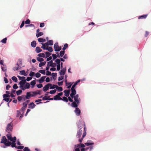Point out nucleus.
Returning <instances> with one entry per match:
<instances>
[{"mask_svg": "<svg viewBox=\"0 0 151 151\" xmlns=\"http://www.w3.org/2000/svg\"><path fill=\"white\" fill-rule=\"evenodd\" d=\"M0 143L4 144V146L3 147L4 148H6V146H9L12 144V142H11L8 141L5 136L2 137Z\"/></svg>", "mask_w": 151, "mask_h": 151, "instance_id": "obj_1", "label": "nucleus"}, {"mask_svg": "<svg viewBox=\"0 0 151 151\" xmlns=\"http://www.w3.org/2000/svg\"><path fill=\"white\" fill-rule=\"evenodd\" d=\"M74 101L71 104V106L73 107H77L78 105L80 103V98H79V95L78 94L76 95L74 98Z\"/></svg>", "mask_w": 151, "mask_h": 151, "instance_id": "obj_2", "label": "nucleus"}, {"mask_svg": "<svg viewBox=\"0 0 151 151\" xmlns=\"http://www.w3.org/2000/svg\"><path fill=\"white\" fill-rule=\"evenodd\" d=\"M13 124L12 122L8 124L6 129V132L10 133L12 132L13 129Z\"/></svg>", "mask_w": 151, "mask_h": 151, "instance_id": "obj_3", "label": "nucleus"}, {"mask_svg": "<svg viewBox=\"0 0 151 151\" xmlns=\"http://www.w3.org/2000/svg\"><path fill=\"white\" fill-rule=\"evenodd\" d=\"M6 136L8 140L12 141L11 142H13L14 141L15 142L16 140V137H12L11 134L10 133H8L6 135Z\"/></svg>", "mask_w": 151, "mask_h": 151, "instance_id": "obj_4", "label": "nucleus"}, {"mask_svg": "<svg viewBox=\"0 0 151 151\" xmlns=\"http://www.w3.org/2000/svg\"><path fill=\"white\" fill-rule=\"evenodd\" d=\"M84 126L85 127L84 128V132L83 134L82 137L81 139H79L78 140L79 142L80 143H81L82 142V140H83V139L85 137L86 134V126L85 124H84Z\"/></svg>", "mask_w": 151, "mask_h": 151, "instance_id": "obj_5", "label": "nucleus"}, {"mask_svg": "<svg viewBox=\"0 0 151 151\" xmlns=\"http://www.w3.org/2000/svg\"><path fill=\"white\" fill-rule=\"evenodd\" d=\"M26 83V80L24 79L21 80L19 83L20 85V88L23 91L24 90V86Z\"/></svg>", "mask_w": 151, "mask_h": 151, "instance_id": "obj_6", "label": "nucleus"}, {"mask_svg": "<svg viewBox=\"0 0 151 151\" xmlns=\"http://www.w3.org/2000/svg\"><path fill=\"white\" fill-rule=\"evenodd\" d=\"M54 47L55 51H59L61 49V47H59L58 43H56L54 45Z\"/></svg>", "mask_w": 151, "mask_h": 151, "instance_id": "obj_7", "label": "nucleus"}, {"mask_svg": "<svg viewBox=\"0 0 151 151\" xmlns=\"http://www.w3.org/2000/svg\"><path fill=\"white\" fill-rule=\"evenodd\" d=\"M10 96L8 94H4L3 95V98H4L3 100H4L5 101L8 102L9 101V98H7L8 97H9Z\"/></svg>", "mask_w": 151, "mask_h": 151, "instance_id": "obj_8", "label": "nucleus"}, {"mask_svg": "<svg viewBox=\"0 0 151 151\" xmlns=\"http://www.w3.org/2000/svg\"><path fill=\"white\" fill-rule=\"evenodd\" d=\"M76 108L75 112L77 116H79L81 114V111L77 107Z\"/></svg>", "mask_w": 151, "mask_h": 151, "instance_id": "obj_9", "label": "nucleus"}, {"mask_svg": "<svg viewBox=\"0 0 151 151\" xmlns=\"http://www.w3.org/2000/svg\"><path fill=\"white\" fill-rule=\"evenodd\" d=\"M82 132V130L81 129H79L77 132L76 137L78 138H80L81 136Z\"/></svg>", "mask_w": 151, "mask_h": 151, "instance_id": "obj_10", "label": "nucleus"}, {"mask_svg": "<svg viewBox=\"0 0 151 151\" xmlns=\"http://www.w3.org/2000/svg\"><path fill=\"white\" fill-rule=\"evenodd\" d=\"M35 105L34 103H31L28 105V108L30 109H33L35 107Z\"/></svg>", "mask_w": 151, "mask_h": 151, "instance_id": "obj_11", "label": "nucleus"}, {"mask_svg": "<svg viewBox=\"0 0 151 151\" xmlns=\"http://www.w3.org/2000/svg\"><path fill=\"white\" fill-rule=\"evenodd\" d=\"M11 146L12 147H15L16 149H19V146H16V142H12V144L11 145Z\"/></svg>", "mask_w": 151, "mask_h": 151, "instance_id": "obj_12", "label": "nucleus"}, {"mask_svg": "<svg viewBox=\"0 0 151 151\" xmlns=\"http://www.w3.org/2000/svg\"><path fill=\"white\" fill-rule=\"evenodd\" d=\"M64 95L66 97H68L70 93V90H66L64 91Z\"/></svg>", "mask_w": 151, "mask_h": 151, "instance_id": "obj_13", "label": "nucleus"}, {"mask_svg": "<svg viewBox=\"0 0 151 151\" xmlns=\"http://www.w3.org/2000/svg\"><path fill=\"white\" fill-rule=\"evenodd\" d=\"M85 147V145L82 143H80V144H77L75 145V147H78L79 149L81 147L84 148Z\"/></svg>", "mask_w": 151, "mask_h": 151, "instance_id": "obj_14", "label": "nucleus"}, {"mask_svg": "<svg viewBox=\"0 0 151 151\" xmlns=\"http://www.w3.org/2000/svg\"><path fill=\"white\" fill-rule=\"evenodd\" d=\"M66 71V68L63 69V70H61L59 72L61 76H64L65 74Z\"/></svg>", "mask_w": 151, "mask_h": 151, "instance_id": "obj_15", "label": "nucleus"}, {"mask_svg": "<svg viewBox=\"0 0 151 151\" xmlns=\"http://www.w3.org/2000/svg\"><path fill=\"white\" fill-rule=\"evenodd\" d=\"M17 65L19 66L20 68H21V66L22 65V60L21 59H19L17 63Z\"/></svg>", "mask_w": 151, "mask_h": 151, "instance_id": "obj_16", "label": "nucleus"}, {"mask_svg": "<svg viewBox=\"0 0 151 151\" xmlns=\"http://www.w3.org/2000/svg\"><path fill=\"white\" fill-rule=\"evenodd\" d=\"M54 99L55 100H61L62 98L58 95H56L54 97Z\"/></svg>", "mask_w": 151, "mask_h": 151, "instance_id": "obj_17", "label": "nucleus"}, {"mask_svg": "<svg viewBox=\"0 0 151 151\" xmlns=\"http://www.w3.org/2000/svg\"><path fill=\"white\" fill-rule=\"evenodd\" d=\"M78 127L79 129H81L83 127V125L81 122H80L78 123Z\"/></svg>", "mask_w": 151, "mask_h": 151, "instance_id": "obj_18", "label": "nucleus"}, {"mask_svg": "<svg viewBox=\"0 0 151 151\" xmlns=\"http://www.w3.org/2000/svg\"><path fill=\"white\" fill-rule=\"evenodd\" d=\"M66 85L67 86V88L68 89L70 88L71 85H72V83L71 82L67 83V80L65 81Z\"/></svg>", "mask_w": 151, "mask_h": 151, "instance_id": "obj_19", "label": "nucleus"}, {"mask_svg": "<svg viewBox=\"0 0 151 151\" xmlns=\"http://www.w3.org/2000/svg\"><path fill=\"white\" fill-rule=\"evenodd\" d=\"M45 78L46 77L45 76L41 77L39 80V81L40 83H43L45 79Z\"/></svg>", "mask_w": 151, "mask_h": 151, "instance_id": "obj_20", "label": "nucleus"}, {"mask_svg": "<svg viewBox=\"0 0 151 151\" xmlns=\"http://www.w3.org/2000/svg\"><path fill=\"white\" fill-rule=\"evenodd\" d=\"M147 14L144 15L139 16L138 17L139 19H145L147 17Z\"/></svg>", "mask_w": 151, "mask_h": 151, "instance_id": "obj_21", "label": "nucleus"}, {"mask_svg": "<svg viewBox=\"0 0 151 151\" xmlns=\"http://www.w3.org/2000/svg\"><path fill=\"white\" fill-rule=\"evenodd\" d=\"M26 96V99H29L30 97L32 96V94L30 93V92H27Z\"/></svg>", "mask_w": 151, "mask_h": 151, "instance_id": "obj_22", "label": "nucleus"}, {"mask_svg": "<svg viewBox=\"0 0 151 151\" xmlns=\"http://www.w3.org/2000/svg\"><path fill=\"white\" fill-rule=\"evenodd\" d=\"M53 63L52 60H51L50 61L47 62V65H49L51 67H55V65H53Z\"/></svg>", "mask_w": 151, "mask_h": 151, "instance_id": "obj_23", "label": "nucleus"}, {"mask_svg": "<svg viewBox=\"0 0 151 151\" xmlns=\"http://www.w3.org/2000/svg\"><path fill=\"white\" fill-rule=\"evenodd\" d=\"M20 74L24 75L25 76H27V74L26 73L25 71L24 70H22L19 71Z\"/></svg>", "mask_w": 151, "mask_h": 151, "instance_id": "obj_24", "label": "nucleus"}, {"mask_svg": "<svg viewBox=\"0 0 151 151\" xmlns=\"http://www.w3.org/2000/svg\"><path fill=\"white\" fill-rule=\"evenodd\" d=\"M36 43L35 41H33L31 43V46L33 47H35L36 46Z\"/></svg>", "mask_w": 151, "mask_h": 151, "instance_id": "obj_25", "label": "nucleus"}, {"mask_svg": "<svg viewBox=\"0 0 151 151\" xmlns=\"http://www.w3.org/2000/svg\"><path fill=\"white\" fill-rule=\"evenodd\" d=\"M49 86L47 84L43 87V90L44 92H46L49 89Z\"/></svg>", "mask_w": 151, "mask_h": 151, "instance_id": "obj_26", "label": "nucleus"}, {"mask_svg": "<svg viewBox=\"0 0 151 151\" xmlns=\"http://www.w3.org/2000/svg\"><path fill=\"white\" fill-rule=\"evenodd\" d=\"M35 51L37 53H39L42 52V50L39 47H37L36 48Z\"/></svg>", "mask_w": 151, "mask_h": 151, "instance_id": "obj_27", "label": "nucleus"}, {"mask_svg": "<svg viewBox=\"0 0 151 151\" xmlns=\"http://www.w3.org/2000/svg\"><path fill=\"white\" fill-rule=\"evenodd\" d=\"M38 40L39 42H44L46 41V40L45 39L39 38L38 39Z\"/></svg>", "mask_w": 151, "mask_h": 151, "instance_id": "obj_28", "label": "nucleus"}, {"mask_svg": "<svg viewBox=\"0 0 151 151\" xmlns=\"http://www.w3.org/2000/svg\"><path fill=\"white\" fill-rule=\"evenodd\" d=\"M30 86V84L29 83H26V84L25 85V87H24V90L26 89H28L29 88Z\"/></svg>", "mask_w": 151, "mask_h": 151, "instance_id": "obj_29", "label": "nucleus"}, {"mask_svg": "<svg viewBox=\"0 0 151 151\" xmlns=\"http://www.w3.org/2000/svg\"><path fill=\"white\" fill-rule=\"evenodd\" d=\"M46 50L50 52H51L53 51V49L52 47H48L47 46Z\"/></svg>", "mask_w": 151, "mask_h": 151, "instance_id": "obj_30", "label": "nucleus"}, {"mask_svg": "<svg viewBox=\"0 0 151 151\" xmlns=\"http://www.w3.org/2000/svg\"><path fill=\"white\" fill-rule=\"evenodd\" d=\"M46 63V62L44 61L43 62H40V63L39 65V67H41L42 66L44 65Z\"/></svg>", "mask_w": 151, "mask_h": 151, "instance_id": "obj_31", "label": "nucleus"}, {"mask_svg": "<svg viewBox=\"0 0 151 151\" xmlns=\"http://www.w3.org/2000/svg\"><path fill=\"white\" fill-rule=\"evenodd\" d=\"M52 56L53 57V60L56 59L57 57L60 58V56L59 55H56L55 54H52Z\"/></svg>", "mask_w": 151, "mask_h": 151, "instance_id": "obj_32", "label": "nucleus"}, {"mask_svg": "<svg viewBox=\"0 0 151 151\" xmlns=\"http://www.w3.org/2000/svg\"><path fill=\"white\" fill-rule=\"evenodd\" d=\"M37 56L39 57H42L43 58H45V55L44 53H40Z\"/></svg>", "mask_w": 151, "mask_h": 151, "instance_id": "obj_33", "label": "nucleus"}, {"mask_svg": "<svg viewBox=\"0 0 151 151\" xmlns=\"http://www.w3.org/2000/svg\"><path fill=\"white\" fill-rule=\"evenodd\" d=\"M89 142V141H88L86 143H85V145L87 146H88L89 145L94 144L93 143H90Z\"/></svg>", "mask_w": 151, "mask_h": 151, "instance_id": "obj_34", "label": "nucleus"}, {"mask_svg": "<svg viewBox=\"0 0 151 151\" xmlns=\"http://www.w3.org/2000/svg\"><path fill=\"white\" fill-rule=\"evenodd\" d=\"M65 54V51H61L59 53V55L60 57H62L64 55V54Z\"/></svg>", "mask_w": 151, "mask_h": 151, "instance_id": "obj_35", "label": "nucleus"}, {"mask_svg": "<svg viewBox=\"0 0 151 151\" xmlns=\"http://www.w3.org/2000/svg\"><path fill=\"white\" fill-rule=\"evenodd\" d=\"M70 90L71 92V93L76 95V92L75 89H71Z\"/></svg>", "mask_w": 151, "mask_h": 151, "instance_id": "obj_36", "label": "nucleus"}, {"mask_svg": "<svg viewBox=\"0 0 151 151\" xmlns=\"http://www.w3.org/2000/svg\"><path fill=\"white\" fill-rule=\"evenodd\" d=\"M43 35V33L42 32H39L38 34H37L36 35V37H38L40 36Z\"/></svg>", "mask_w": 151, "mask_h": 151, "instance_id": "obj_37", "label": "nucleus"}, {"mask_svg": "<svg viewBox=\"0 0 151 151\" xmlns=\"http://www.w3.org/2000/svg\"><path fill=\"white\" fill-rule=\"evenodd\" d=\"M36 84V81L35 80H33L31 82L30 84L32 86V88L33 87V86L35 84Z\"/></svg>", "mask_w": 151, "mask_h": 151, "instance_id": "obj_38", "label": "nucleus"}, {"mask_svg": "<svg viewBox=\"0 0 151 151\" xmlns=\"http://www.w3.org/2000/svg\"><path fill=\"white\" fill-rule=\"evenodd\" d=\"M20 115V118H21L22 117V115H21L20 114V112L19 111H17V117H19V116Z\"/></svg>", "mask_w": 151, "mask_h": 151, "instance_id": "obj_39", "label": "nucleus"}, {"mask_svg": "<svg viewBox=\"0 0 151 151\" xmlns=\"http://www.w3.org/2000/svg\"><path fill=\"white\" fill-rule=\"evenodd\" d=\"M48 45H53V41L52 40H49L48 41Z\"/></svg>", "mask_w": 151, "mask_h": 151, "instance_id": "obj_40", "label": "nucleus"}, {"mask_svg": "<svg viewBox=\"0 0 151 151\" xmlns=\"http://www.w3.org/2000/svg\"><path fill=\"white\" fill-rule=\"evenodd\" d=\"M37 61L39 62H42L44 61V60L43 58H40V57H37Z\"/></svg>", "mask_w": 151, "mask_h": 151, "instance_id": "obj_41", "label": "nucleus"}, {"mask_svg": "<svg viewBox=\"0 0 151 151\" xmlns=\"http://www.w3.org/2000/svg\"><path fill=\"white\" fill-rule=\"evenodd\" d=\"M39 72L43 74H45V70H40Z\"/></svg>", "mask_w": 151, "mask_h": 151, "instance_id": "obj_42", "label": "nucleus"}, {"mask_svg": "<svg viewBox=\"0 0 151 151\" xmlns=\"http://www.w3.org/2000/svg\"><path fill=\"white\" fill-rule=\"evenodd\" d=\"M61 100H62L66 102H67L68 101V99L67 97H66L65 96L63 97V99H61Z\"/></svg>", "mask_w": 151, "mask_h": 151, "instance_id": "obj_43", "label": "nucleus"}, {"mask_svg": "<svg viewBox=\"0 0 151 151\" xmlns=\"http://www.w3.org/2000/svg\"><path fill=\"white\" fill-rule=\"evenodd\" d=\"M68 45L67 44H65L64 45V47L63 48V50L64 51L68 47Z\"/></svg>", "mask_w": 151, "mask_h": 151, "instance_id": "obj_44", "label": "nucleus"}, {"mask_svg": "<svg viewBox=\"0 0 151 151\" xmlns=\"http://www.w3.org/2000/svg\"><path fill=\"white\" fill-rule=\"evenodd\" d=\"M56 89L58 91L60 92L61 91L63 90V88L62 87H58V86H57V87L56 88Z\"/></svg>", "mask_w": 151, "mask_h": 151, "instance_id": "obj_45", "label": "nucleus"}, {"mask_svg": "<svg viewBox=\"0 0 151 151\" xmlns=\"http://www.w3.org/2000/svg\"><path fill=\"white\" fill-rule=\"evenodd\" d=\"M42 46L41 47V48L44 50H46L47 47L46 46V45H45V44L42 43Z\"/></svg>", "mask_w": 151, "mask_h": 151, "instance_id": "obj_46", "label": "nucleus"}, {"mask_svg": "<svg viewBox=\"0 0 151 151\" xmlns=\"http://www.w3.org/2000/svg\"><path fill=\"white\" fill-rule=\"evenodd\" d=\"M49 98H50V96H45L43 97L42 100H48Z\"/></svg>", "mask_w": 151, "mask_h": 151, "instance_id": "obj_47", "label": "nucleus"}, {"mask_svg": "<svg viewBox=\"0 0 151 151\" xmlns=\"http://www.w3.org/2000/svg\"><path fill=\"white\" fill-rule=\"evenodd\" d=\"M12 79L16 82H17V78L15 76H13L12 77Z\"/></svg>", "mask_w": 151, "mask_h": 151, "instance_id": "obj_48", "label": "nucleus"}, {"mask_svg": "<svg viewBox=\"0 0 151 151\" xmlns=\"http://www.w3.org/2000/svg\"><path fill=\"white\" fill-rule=\"evenodd\" d=\"M7 38H5L1 41V42L4 44H5L6 42Z\"/></svg>", "mask_w": 151, "mask_h": 151, "instance_id": "obj_49", "label": "nucleus"}, {"mask_svg": "<svg viewBox=\"0 0 151 151\" xmlns=\"http://www.w3.org/2000/svg\"><path fill=\"white\" fill-rule=\"evenodd\" d=\"M22 92V91L21 90H19L16 91V93L17 95H20Z\"/></svg>", "mask_w": 151, "mask_h": 151, "instance_id": "obj_50", "label": "nucleus"}, {"mask_svg": "<svg viewBox=\"0 0 151 151\" xmlns=\"http://www.w3.org/2000/svg\"><path fill=\"white\" fill-rule=\"evenodd\" d=\"M55 61L57 64H60V60L59 59H57L55 60Z\"/></svg>", "mask_w": 151, "mask_h": 151, "instance_id": "obj_51", "label": "nucleus"}, {"mask_svg": "<svg viewBox=\"0 0 151 151\" xmlns=\"http://www.w3.org/2000/svg\"><path fill=\"white\" fill-rule=\"evenodd\" d=\"M56 90H53L50 91L49 93L51 94H53L55 93L56 92Z\"/></svg>", "mask_w": 151, "mask_h": 151, "instance_id": "obj_52", "label": "nucleus"}, {"mask_svg": "<svg viewBox=\"0 0 151 151\" xmlns=\"http://www.w3.org/2000/svg\"><path fill=\"white\" fill-rule=\"evenodd\" d=\"M24 151H30V150L27 147H25L24 149H23Z\"/></svg>", "mask_w": 151, "mask_h": 151, "instance_id": "obj_53", "label": "nucleus"}, {"mask_svg": "<svg viewBox=\"0 0 151 151\" xmlns=\"http://www.w3.org/2000/svg\"><path fill=\"white\" fill-rule=\"evenodd\" d=\"M33 27L34 28H35V27L34 25V24H29V25H25V27Z\"/></svg>", "mask_w": 151, "mask_h": 151, "instance_id": "obj_54", "label": "nucleus"}, {"mask_svg": "<svg viewBox=\"0 0 151 151\" xmlns=\"http://www.w3.org/2000/svg\"><path fill=\"white\" fill-rule=\"evenodd\" d=\"M20 68L19 66H17V67H13V69L14 71L17 70Z\"/></svg>", "mask_w": 151, "mask_h": 151, "instance_id": "obj_55", "label": "nucleus"}, {"mask_svg": "<svg viewBox=\"0 0 151 151\" xmlns=\"http://www.w3.org/2000/svg\"><path fill=\"white\" fill-rule=\"evenodd\" d=\"M41 74L39 73H37L35 74V76L37 78H38L40 77Z\"/></svg>", "mask_w": 151, "mask_h": 151, "instance_id": "obj_56", "label": "nucleus"}, {"mask_svg": "<svg viewBox=\"0 0 151 151\" xmlns=\"http://www.w3.org/2000/svg\"><path fill=\"white\" fill-rule=\"evenodd\" d=\"M45 54L46 55V58L48 57L50 55H51V54L48 52H45Z\"/></svg>", "mask_w": 151, "mask_h": 151, "instance_id": "obj_57", "label": "nucleus"}, {"mask_svg": "<svg viewBox=\"0 0 151 151\" xmlns=\"http://www.w3.org/2000/svg\"><path fill=\"white\" fill-rule=\"evenodd\" d=\"M13 88L14 89H16L18 88V87L17 86L16 84H14L13 86Z\"/></svg>", "mask_w": 151, "mask_h": 151, "instance_id": "obj_58", "label": "nucleus"}, {"mask_svg": "<svg viewBox=\"0 0 151 151\" xmlns=\"http://www.w3.org/2000/svg\"><path fill=\"white\" fill-rule=\"evenodd\" d=\"M35 74V73L33 72H31L29 74V76L31 77L33 76Z\"/></svg>", "mask_w": 151, "mask_h": 151, "instance_id": "obj_59", "label": "nucleus"}, {"mask_svg": "<svg viewBox=\"0 0 151 151\" xmlns=\"http://www.w3.org/2000/svg\"><path fill=\"white\" fill-rule=\"evenodd\" d=\"M1 68L3 71L5 72L6 70V68L5 67H3L2 66H1Z\"/></svg>", "mask_w": 151, "mask_h": 151, "instance_id": "obj_60", "label": "nucleus"}, {"mask_svg": "<svg viewBox=\"0 0 151 151\" xmlns=\"http://www.w3.org/2000/svg\"><path fill=\"white\" fill-rule=\"evenodd\" d=\"M52 86H53L52 87L50 88V89H54L55 88H56L57 87V86L56 85H53Z\"/></svg>", "mask_w": 151, "mask_h": 151, "instance_id": "obj_61", "label": "nucleus"}, {"mask_svg": "<svg viewBox=\"0 0 151 151\" xmlns=\"http://www.w3.org/2000/svg\"><path fill=\"white\" fill-rule=\"evenodd\" d=\"M35 94H36V95H37V94L40 95L41 94V93H40L41 91H40L37 90L36 91H35Z\"/></svg>", "mask_w": 151, "mask_h": 151, "instance_id": "obj_62", "label": "nucleus"}, {"mask_svg": "<svg viewBox=\"0 0 151 151\" xmlns=\"http://www.w3.org/2000/svg\"><path fill=\"white\" fill-rule=\"evenodd\" d=\"M52 76L53 78H54V77H56V76L57 75V73H52Z\"/></svg>", "mask_w": 151, "mask_h": 151, "instance_id": "obj_63", "label": "nucleus"}, {"mask_svg": "<svg viewBox=\"0 0 151 151\" xmlns=\"http://www.w3.org/2000/svg\"><path fill=\"white\" fill-rule=\"evenodd\" d=\"M30 22V21L29 19H27L25 22L26 24H29Z\"/></svg>", "mask_w": 151, "mask_h": 151, "instance_id": "obj_64", "label": "nucleus"}]
</instances>
